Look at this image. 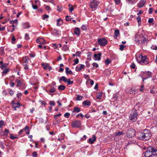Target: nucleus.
<instances>
[{
    "mask_svg": "<svg viewBox=\"0 0 157 157\" xmlns=\"http://www.w3.org/2000/svg\"><path fill=\"white\" fill-rule=\"evenodd\" d=\"M151 135L150 131L146 129L143 132L138 133L137 137L140 140H149Z\"/></svg>",
    "mask_w": 157,
    "mask_h": 157,
    "instance_id": "1",
    "label": "nucleus"
},
{
    "mask_svg": "<svg viewBox=\"0 0 157 157\" xmlns=\"http://www.w3.org/2000/svg\"><path fill=\"white\" fill-rule=\"evenodd\" d=\"M146 157H157V149L153 147H148L145 152Z\"/></svg>",
    "mask_w": 157,
    "mask_h": 157,
    "instance_id": "2",
    "label": "nucleus"
},
{
    "mask_svg": "<svg viewBox=\"0 0 157 157\" xmlns=\"http://www.w3.org/2000/svg\"><path fill=\"white\" fill-rule=\"evenodd\" d=\"M147 39L142 35H136L135 38V41L138 44H143L147 43Z\"/></svg>",
    "mask_w": 157,
    "mask_h": 157,
    "instance_id": "3",
    "label": "nucleus"
},
{
    "mask_svg": "<svg viewBox=\"0 0 157 157\" xmlns=\"http://www.w3.org/2000/svg\"><path fill=\"white\" fill-rule=\"evenodd\" d=\"M132 111L133 112L130 115L129 119L132 122H135L137 120V116L138 114L136 109H133L132 110Z\"/></svg>",
    "mask_w": 157,
    "mask_h": 157,
    "instance_id": "4",
    "label": "nucleus"
},
{
    "mask_svg": "<svg viewBox=\"0 0 157 157\" xmlns=\"http://www.w3.org/2000/svg\"><path fill=\"white\" fill-rule=\"evenodd\" d=\"M139 58H141V60L139 61H138V59H137V61L141 64L144 65V64L145 65H146L148 64V62L146 60L147 58L146 56H143L142 55H140Z\"/></svg>",
    "mask_w": 157,
    "mask_h": 157,
    "instance_id": "5",
    "label": "nucleus"
},
{
    "mask_svg": "<svg viewBox=\"0 0 157 157\" xmlns=\"http://www.w3.org/2000/svg\"><path fill=\"white\" fill-rule=\"evenodd\" d=\"M98 44L101 46H105L107 44V41L104 38L98 39Z\"/></svg>",
    "mask_w": 157,
    "mask_h": 157,
    "instance_id": "6",
    "label": "nucleus"
},
{
    "mask_svg": "<svg viewBox=\"0 0 157 157\" xmlns=\"http://www.w3.org/2000/svg\"><path fill=\"white\" fill-rule=\"evenodd\" d=\"M136 131L133 128H130L129 129L127 132V136L129 137H132L135 136Z\"/></svg>",
    "mask_w": 157,
    "mask_h": 157,
    "instance_id": "7",
    "label": "nucleus"
},
{
    "mask_svg": "<svg viewBox=\"0 0 157 157\" xmlns=\"http://www.w3.org/2000/svg\"><path fill=\"white\" fill-rule=\"evenodd\" d=\"M29 128L28 126H26L22 129L19 132L18 134L21 135L23 134L24 133H26L27 135H28L29 133Z\"/></svg>",
    "mask_w": 157,
    "mask_h": 157,
    "instance_id": "8",
    "label": "nucleus"
},
{
    "mask_svg": "<svg viewBox=\"0 0 157 157\" xmlns=\"http://www.w3.org/2000/svg\"><path fill=\"white\" fill-rule=\"evenodd\" d=\"M80 121L77 120H75L72 122L71 126L73 128H78L81 126Z\"/></svg>",
    "mask_w": 157,
    "mask_h": 157,
    "instance_id": "9",
    "label": "nucleus"
},
{
    "mask_svg": "<svg viewBox=\"0 0 157 157\" xmlns=\"http://www.w3.org/2000/svg\"><path fill=\"white\" fill-rule=\"evenodd\" d=\"M99 4V2L95 0L93 1L90 4V6L92 9H95Z\"/></svg>",
    "mask_w": 157,
    "mask_h": 157,
    "instance_id": "10",
    "label": "nucleus"
},
{
    "mask_svg": "<svg viewBox=\"0 0 157 157\" xmlns=\"http://www.w3.org/2000/svg\"><path fill=\"white\" fill-rule=\"evenodd\" d=\"M96 137L95 135H93L92 138H90L88 140V142L90 144H93L96 141Z\"/></svg>",
    "mask_w": 157,
    "mask_h": 157,
    "instance_id": "11",
    "label": "nucleus"
},
{
    "mask_svg": "<svg viewBox=\"0 0 157 157\" xmlns=\"http://www.w3.org/2000/svg\"><path fill=\"white\" fill-rule=\"evenodd\" d=\"M29 59L27 57H24L23 58L22 63L23 65H26L27 64Z\"/></svg>",
    "mask_w": 157,
    "mask_h": 157,
    "instance_id": "12",
    "label": "nucleus"
},
{
    "mask_svg": "<svg viewBox=\"0 0 157 157\" xmlns=\"http://www.w3.org/2000/svg\"><path fill=\"white\" fill-rule=\"evenodd\" d=\"M146 2L145 0H141L138 5V6L141 8L143 6Z\"/></svg>",
    "mask_w": 157,
    "mask_h": 157,
    "instance_id": "13",
    "label": "nucleus"
},
{
    "mask_svg": "<svg viewBox=\"0 0 157 157\" xmlns=\"http://www.w3.org/2000/svg\"><path fill=\"white\" fill-rule=\"evenodd\" d=\"M101 52H99L98 54H95L94 55V57L95 60H99L101 59Z\"/></svg>",
    "mask_w": 157,
    "mask_h": 157,
    "instance_id": "14",
    "label": "nucleus"
},
{
    "mask_svg": "<svg viewBox=\"0 0 157 157\" xmlns=\"http://www.w3.org/2000/svg\"><path fill=\"white\" fill-rule=\"evenodd\" d=\"M20 106V104L19 103H13L12 105V107L14 109V110H16L17 108H18Z\"/></svg>",
    "mask_w": 157,
    "mask_h": 157,
    "instance_id": "15",
    "label": "nucleus"
},
{
    "mask_svg": "<svg viewBox=\"0 0 157 157\" xmlns=\"http://www.w3.org/2000/svg\"><path fill=\"white\" fill-rule=\"evenodd\" d=\"M74 33L76 35L79 36L80 33L79 29L78 28H75L74 30Z\"/></svg>",
    "mask_w": 157,
    "mask_h": 157,
    "instance_id": "16",
    "label": "nucleus"
},
{
    "mask_svg": "<svg viewBox=\"0 0 157 157\" xmlns=\"http://www.w3.org/2000/svg\"><path fill=\"white\" fill-rule=\"evenodd\" d=\"M80 109L79 108L77 107H75L74 108V110L72 112V113L73 114V115L75 114L74 113L75 112H76L78 113L79 112H80Z\"/></svg>",
    "mask_w": 157,
    "mask_h": 157,
    "instance_id": "17",
    "label": "nucleus"
},
{
    "mask_svg": "<svg viewBox=\"0 0 157 157\" xmlns=\"http://www.w3.org/2000/svg\"><path fill=\"white\" fill-rule=\"evenodd\" d=\"M16 82L17 83V87L20 86L22 83V82L21 80L19 79H16Z\"/></svg>",
    "mask_w": 157,
    "mask_h": 157,
    "instance_id": "18",
    "label": "nucleus"
},
{
    "mask_svg": "<svg viewBox=\"0 0 157 157\" xmlns=\"http://www.w3.org/2000/svg\"><path fill=\"white\" fill-rule=\"evenodd\" d=\"M82 104L84 105H90V101L86 100L83 102Z\"/></svg>",
    "mask_w": 157,
    "mask_h": 157,
    "instance_id": "19",
    "label": "nucleus"
},
{
    "mask_svg": "<svg viewBox=\"0 0 157 157\" xmlns=\"http://www.w3.org/2000/svg\"><path fill=\"white\" fill-rule=\"evenodd\" d=\"M119 34V31L118 30H116L114 32V37L115 38H116L118 36V35Z\"/></svg>",
    "mask_w": 157,
    "mask_h": 157,
    "instance_id": "20",
    "label": "nucleus"
},
{
    "mask_svg": "<svg viewBox=\"0 0 157 157\" xmlns=\"http://www.w3.org/2000/svg\"><path fill=\"white\" fill-rule=\"evenodd\" d=\"M62 80H63L64 82H67V79L65 77L63 76L61 77L59 80V81H60Z\"/></svg>",
    "mask_w": 157,
    "mask_h": 157,
    "instance_id": "21",
    "label": "nucleus"
},
{
    "mask_svg": "<svg viewBox=\"0 0 157 157\" xmlns=\"http://www.w3.org/2000/svg\"><path fill=\"white\" fill-rule=\"evenodd\" d=\"M10 70L9 68H6L4 70V71L2 72V75H4L7 74L9 71Z\"/></svg>",
    "mask_w": 157,
    "mask_h": 157,
    "instance_id": "22",
    "label": "nucleus"
},
{
    "mask_svg": "<svg viewBox=\"0 0 157 157\" xmlns=\"http://www.w3.org/2000/svg\"><path fill=\"white\" fill-rule=\"evenodd\" d=\"M46 43V41L43 38H40L39 44H45Z\"/></svg>",
    "mask_w": 157,
    "mask_h": 157,
    "instance_id": "23",
    "label": "nucleus"
},
{
    "mask_svg": "<svg viewBox=\"0 0 157 157\" xmlns=\"http://www.w3.org/2000/svg\"><path fill=\"white\" fill-rule=\"evenodd\" d=\"M69 68L68 67H66V72L67 74H71L72 73V71L71 70H69Z\"/></svg>",
    "mask_w": 157,
    "mask_h": 157,
    "instance_id": "24",
    "label": "nucleus"
},
{
    "mask_svg": "<svg viewBox=\"0 0 157 157\" xmlns=\"http://www.w3.org/2000/svg\"><path fill=\"white\" fill-rule=\"evenodd\" d=\"M58 88L60 90H63L65 89V86L63 85H60L58 86Z\"/></svg>",
    "mask_w": 157,
    "mask_h": 157,
    "instance_id": "25",
    "label": "nucleus"
},
{
    "mask_svg": "<svg viewBox=\"0 0 157 157\" xmlns=\"http://www.w3.org/2000/svg\"><path fill=\"white\" fill-rule=\"evenodd\" d=\"M128 90V91L127 92L128 93H129L130 94H134L135 93V91L130 88H129Z\"/></svg>",
    "mask_w": 157,
    "mask_h": 157,
    "instance_id": "26",
    "label": "nucleus"
},
{
    "mask_svg": "<svg viewBox=\"0 0 157 157\" xmlns=\"http://www.w3.org/2000/svg\"><path fill=\"white\" fill-rule=\"evenodd\" d=\"M124 134L123 132L119 131L117 132H116V136H120Z\"/></svg>",
    "mask_w": 157,
    "mask_h": 157,
    "instance_id": "27",
    "label": "nucleus"
},
{
    "mask_svg": "<svg viewBox=\"0 0 157 157\" xmlns=\"http://www.w3.org/2000/svg\"><path fill=\"white\" fill-rule=\"evenodd\" d=\"M42 65L43 66L44 69H46L48 67V63H42Z\"/></svg>",
    "mask_w": 157,
    "mask_h": 157,
    "instance_id": "28",
    "label": "nucleus"
},
{
    "mask_svg": "<svg viewBox=\"0 0 157 157\" xmlns=\"http://www.w3.org/2000/svg\"><path fill=\"white\" fill-rule=\"evenodd\" d=\"M111 63V61L108 58H107L105 61V63L106 65H108Z\"/></svg>",
    "mask_w": 157,
    "mask_h": 157,
    "instance_id": "29",
    "label": "nucleus"
},
{
    "mask_svg": "<svg viewBox=\"0 0 157 157\" xmlns=\"http://www.w3.org/2000/svg\"><path fill=\"white\" fill-rule=\"evenodd\" d=\"M60 21H61V22L62 23V20L60 18H59L57 20V26H60V24H59V22Z\"/></svg>",
    "mask_w": 157,
    "mask_h": 157,
    "instance_id": "30",
    "label": "nucleus"
},
{
    "mask_svg": "<svg viewBox=\"0 0 157 157\" xmlns=\"http://www.w3.org/2000/svg\"><path fill=\"white\" fill-rule=\"evenodd\" d=\"M69 17H70V16L69 17L67 15L66 16V20L67 21H71V20L73 19L72 18H70Z\"/></svg>",
    "mask_w": 157,
    "mask_h": 157,
    "instance_id": "31",
    "label": "nucleus"
},
{
    "mask_svg": "<svg viewBox=\"0 0 157 157\" xmlns=\"http://www.w3.org/2000/svg\"><path fill=\"white\" fill-rule=\"evenodd\" d=\"M10 23L13 24L15 23H16V24L17 23V19H15L14 20H11L10 21Z\"/></svg>",
    "mask_w": 157,
    "mask_h": 157,
    "instance_id": "32",
    "label": "nucleus"
},
{
    "mask_svg": "<svg viewBox=\"0 0 157 157\" xmlns=\"http://www.w3.org/2000/svg\"><path fill=\"white\" fill-rule=\"evenodd\" d=\"M125 46L121 44L120 46L119 49L121 51H122L125 48Z\"/></svg>",
    "mask_w": 157,
    "mask_h": 157,
    "instance_id": "33",
    "label": "nucleus"
},
{
    "mask_svg": "<svg viewBox=\"0 0 157 157\" xmlns=\"http://www.w3.org/2000/svg\"><path fill=\"white\" fill-rule=\"evenodd\" d=\"M98 94L97 95L96 98L97 99H100L101 98L102 94L101 93H98Z\"/></svg>",
    "mask_w": 157,
    "mask_h": 157,
    "instance_id": "34",
    "label": "nucleus"
},
{
    "mask_svg": "<svg viewBox=\"0 0 157 157\" xmlns=\"http://www.w3.org/2000/svg\"><path fill=\"white\" fill-rule=\"evenodd\" d=\"M62 10V7L61 6H57V10L58 11L60 12Z\"/></svg>",
    "mask_w": 157,
    "mask_h": 157,
    "instance_id": "35",
    "label": "nucleus"
},
{
    "mask_svg": "<svg viewBox=\"0 0 157 157\" xmlns=\"http://www.w3.org/2000/svg\"><path fill=\"white\" fill-rule=\"evenodd\" d=\"M137 20L138 22V24L139 25L141 21V18L140 16H138L137 17Z\"/></svg>",
    "mask_w": 157,
    "mask_h": 157,
    "instance_id": "36",
    "label": "nucleus"
},
{
    "mask_svg": "<svg viewBox=\"0 0 157 157\" xmlns=\"http://www.w3.org/2000/svg\"><path fill=\"white\" fill-rule=\"evenodd\" d=\"M67 82L68 85H70V84H72L73 82V81H71L70 79L67 80Z\"/></svg>",
    "mask_w": 157,
    "mask_h": 157,
    "instance_id": "37",
    "label": "nucleus"
},
{
    "mask_svg": "<svg viewBox=\"0 0 157 157\" xmlns=\"http://www.w3.org/2000/svg\"><path fill=\"white\" fill-rule=\"evenodd\" d=\"M74 63L73 64V65H75L78 63L79 60L78 58H76L75 60H74Z\"/></svg>",
    "mask_w": 157,
    "mask_h": 157,
    "instance_id": "38",
    "label": "nucleus"
},
{
    "mask_svg": "<svg viewBox=\"0 0 157 157\" xmlns=\"http://www.w3.org/2000/svg\"><path fill=\"white\" fill-rule=\"evenodd\" d=\"M83 98L82 96H78L76 98V99L77 100L79 101L81 100Z\"/></svg>",
    "mask_w": 157,
    "mask_h": 157,
    "instance_id": "39",
    "label": "nucleus"
},
{
    "mask_svg": "<svg viewBox=\"0 0 157 157\" xmlns=\"http://www.w3.org/2000/svg\"><path fill=\"white\" fill-rule=\"evenodd\" d=\"M70 116V113H67L64 114V116L66 118H68Z\"/></svg>",
    "mask_w": 157,
    "mask_h": 157,
    "instance_id": "40",
    "label": "nucleus"
},
{
    "mask_svg": "<svg viewBox=\"0 0 157 157\" xmlns=\"http://www.w3.org/2000/svg\"><path fill=\"white\" fill-rule=\"evenodd\" d=\"M56 90L55 88L53 87L50 89L49 91L51 93H53Z\"/></svg>",
    "mask_w": 157,
    "mask_h": 157,
    "instance_id": "41",
    "label": "nucleus"
},
{
    "mask_svg": "<svg viewBox=\"0 0 157 157\" xmlns=\"http://www.w3.org/2000/svg\"><path fill=\"white\" fill-rule=\"evenodd\" d=\"M29 27V25L28 24L25 23L23 24V27L24 28H28Z\"/></svg>",
    "mask_w": 157,
    "mask_h": 157,
    "instance_id": "42",
    "label": "nucleus"
},
{
    "mask_svg": "<svg viewBox=\"0 0 157 157\" xmlns=\"http://www.w3.org/2000/svg\"><path fill=\"white\" fill-rule=\"evenodd\" d=\"M30 53V57H34L35 56V53L34 52H31Z\"/></svg>",
    "mask_w": 157,
    "mask_h": 157,
    "instance_id": "43",
    "label": "nucleus"
},
{
    "mask_svg": "<svg viewBox=\"0 0 157 157\" xmlns=\"http://www.w3.org/2000/svg\"><path fill=\"white\" fill-rule=\"evenodd\" d=\"M154 19L152 18H149L148 20V22L149 23H151L153 21Z\"/></svg>",
    "mask_w": 157,
    "mask_h": 157,
    "instance_id": "44",
    "label": "nucleus"
},
{
    "mask_svg": "<svg viewBox=\"0 0 157 157\" xmlns=\"http://www.w3.org/2000/svg\"><path fill=\"white\" fill-rule=\"evenodd\" d=\"M147 75L149 77H151L152 75V73L151 72L147 71Z\"/></svg>",
    "mask_w": 157,
    "mask_h": 157,
    "instance_id": "45",
    "label": "nucleus"
},
{
    "mask_svg": "<svg viewBox=\"0 0 157 157\" xmlns=\"http://www.w3.org/2000/svg\"><path fill=\"white\" fill-rule=\"evenodd\" d=\"M5 124L4 123L3 121H0V127L2 128V127Z\"/></svg>",
    "mask_w": 157,
    "mask_h": 157,
    "instance_id": "46",
    "label": "nucleus"
},
{
    "mask_svg": "<svg viewBox=\"0 0 157 157\" xmlns=\"http://www.w3.org/2000/svg\"><path fill=\"white\" fill-rule=\"evenodd\" d=\"M37 154L36 152L34 151L33 152V154H32V156L33 157H37Z\"/></svg>",
    "mask_w": 157,
    "mask_h": 157,
    "instance_id": "47",
    "label": "nucleus"
},
{
    "mask_svg": "<svg viewBox=\"0 0 157 157\" xmlns=\"http://www.w3.org/2000/svg\"><path fill=\"white\" fill-rule=\"evenodd\" d=\"M61 115V113H59L58 114L55 115L54 116V118L55 119H56L57 117L60 116Z\"/></svg>",
    "mask_w": 157,
    "mask_h": 157,
    "instance_id": "48",
    "label": "nucleus"
},
{
    "mask_svg": "<svg viewBox=\"0 0 157 157\" xmlns=\"http://www.w3.org/2000/svg\"><path fill=\"white\" fill-rule=\"evenodd\" d=\"M10 139L13 140L17 138V136H13L11 134L10 135Z\"/></svg>",
    "mask_w": 157,
    "mask_h": 157,
    "instance_id": "49",
    "label": "nucleus"
},
{
    "mask_svg": "<svg viewBox=\"0 0 157 157\" xmlns=\"http://www.w3.org/2000/svg\"><path fill=\"white\" fill-rule=\"evenodd\" d=\"M63 48L64 49V50L65 51H66L67 50H68V49H69L68 47L66 45H64V46H63Z\"/></svg>",
    "mask_w": 157,
    "mask_h": 157,
    "instance_id": "50",
    "label": "nucleus"
},
{
    "mask_svg": "<svg viewBox=\"0 0 157 157\" xmlns=\"http://www.w3.org/2000/svg\"><path fill=\"white\" fill-rule=\"evenodd\" d=\"M94 67H95L96 68H97L98 67V65L96 63H94L92 64Z\"/></svg>",
    "mask_w": 157,
    "mask_h": 157,
    "instance_id": "51",
    "label": "nucleus"
},
{
    "mask_svg": "<svg viewBox=\"0 0 157 157\" xmlns=\"http://www.w3.org/2000/svg\"><path fill=\"white\" fill-rule=\"evenodd\" d=\"M5 132L6 133L4 134V135L6 136L8 135V134L9 132V130H8L7 129H5Z\"/></svg>",
    "mask_w": 157,
    "mask_h": 157,
    "instance_id": "52",
    "label": "nucleus"
},
{
    "mask_svg": "<svg viewBox=\"0 0 157 157\" xmlns=\"http://www.w3.org/2000/svg\"><path fill=\"white\" fill-rule=\"evenodd\" d=\"M32 7L33 8L34 10H36L37 9L38 7L36 5H34L33 4H32Z\"/></svg>",
    "mask_w": 157,
    "mask_h": 157,
    "instance_id": "53",
    "label": "nucleus"
},
{
    "mask_svg": "<svg viewBox=\"0 0 157 157\" xmlns=\"http://www.w3.org/2000/svg\"><path fill=\"white\" fill-rule=\"evenodd\" d=\"M79 116H81L82 118L83 117V115L82 113H79L76 116L77 118Z\"/></svg>",
    "mask_w": 157,
    "mask_h": 157,
    "instance_id": "54",
    "label": "nucleus"
},
{
    "mask_svg": "<svg viewBox=\"0 0 157 157\" xmlns=\"http://www.w3.org/2000/svg\"><path fill=\"white\" fill-rule=\"evenodd\" d=\"M69 10L70 12L71 13L72 11L74 10V8L72 6H71V7L69 8Z\"/></svg>",
    "mask_w": 157,
    "mask_h": 157,
    "instance_id": "55",
    "label": "nucleus"
},
{
    "mask_svg": "<svg viewBox=\"0 0 157 157\" xmlns=\"http://www.w3.org/2000/svg\"><path fill=\"white\" fill-rule=\"evenodd\" d=\"M81 29L83 30H85L86 29V26L84 25H82L81 27Z\"/></svg>",
    "mask_w": 157,
    "mask_h": 157,
    "instance_id": "56",
    "label": "nucleus"
},
{
    "mask_svg": "<svg viewBox=\"0 0 157 157\" xmlns=\"http://www.w3.org/2000/svg\"><path fill=\"white\" fill-rule=\"evenodd\" d=\"M25 39L28 40L29 39V35L27 34H26L25 35Z\"/></svg>",
    "mask_w": 157,
    "mask_h": 157,
    "instance_id": "57",
    "label": "nucleus"
},
{
    "mask_svg": "<svg viewBox=\"0 0 157 157\" xmlns=\"http://www.w3.org/2000/svg\"><path fill=\"white\" fill-rule=\"evenodd\" d=\"M153 9L152 8H150L149 9V13L150 14H151L152 13V11H153Z\"/></svg>",
    "mask_w": 157,
    "mask_h": 157,
    "instance_id": "58",
    "label": "nucleus"
},
{
    "mask_svg": "<svg viewBox=\"0 0 157 157\" xmlns=\"http://www.w3.org/2000/svg\"><path fill=\"white\" fill-rule=\"evenodd\" d=\"M1 25L0 24V31H3L5 29V27L4 26H2V27H1Z\"/></svg>",
    "mask_w": 157,
    "mask_h": 157,
    "instance_id": "59",
    "label": "nucleus"
},
{
    "mask_svg": "<svg viewBox=\"0 0 157 157\" xmlns=\"http://www.w3.org/2000/svg\"><path fill=\"white\" fill-rule=\"evenodd\" d=\"M49 104L52 105L54 106L55 105V103L53 101H50L49 102Z\"/></svg>",
    "mask_w": 157,
    "mask_h": 157,
    "instance_id": "60",
    "label": "nucleus"
},
{
    "mask_svg": "<svg viewBox=\"0 0 157 157\" xmlns=\"http://www.w3.org/2000/svg\"><path fill=\"white\" fill-rule=\"evenodd\" d=\"M9 93L11 96H12L14 94V93L13 90H10L9 91Z\"/></svg>",
    "mask_w": 157,
    "mask_h": 157,
    "instance_id": "61",
    "label": "nucleus"
},
{
    "mask_svg": "<svg viewBox=\"0 0 157 157\" xmlns=\"http://www.w3.org/2000/svg\"><path fill=\"white\" fill-rule=\"evenodd\" d=\"M75 70L77 71H78L81 70V69H80V67H76L75 68Z\"/></svg>",
    "mask_w": 157,
    "mask_h": 157,
    "instance_id": "62",
    "label": "nucleus"
},
{
    "mask_svg": "<svg viewBox=\"0 0 157 157\" xmlns=\"http://www.w3.org/2000/svg\"><path fill=\"white\" fill-rule=\"evenodd\" d=\"M136 67V65L134 63H133L132 65H131V68L132 69H135Z\"/></svg>",
    "mask_w": 157,
    "mask_h": 157,
    "instance_id": "63",
    "label": "nucleus"
},
{
    "mask_svg": "<svg viewBox=\"0 0 157 157\" xmlns=\"http://www.w3.org/2000/svg\"><path fill=\"white\" fill-rule=\"evenodd\" d=\"M6 66H7L5 64H2L1 67V68L2 69H3L5 68Z\"/></svg>",
    "mask_w": 157,
    "mask_h": 157,
    "instance_id": "64",
    "label": "nucleus"
}]
</instances>
